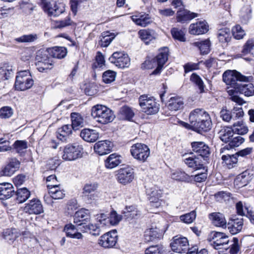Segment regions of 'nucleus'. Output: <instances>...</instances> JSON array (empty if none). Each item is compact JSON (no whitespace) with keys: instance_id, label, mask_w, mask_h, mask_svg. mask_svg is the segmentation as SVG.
Listing matches in <instances>:
<instances>
[{"instance_id":"nucleus-1","label":"nucleus","mask_w":254,"mask_h":254,"mask_svg":"<svg viewBox=\"0 0 254 254\" xmlns=\"http://www.w3.org/2000/svg\"><path fill=\"white\" fill-rule=\"evenodd\" d=\"M189 121L192 129L199 133L207 132L211 128L210 117L203 109L197 108L192 111L189 115Z\"/></svg>"},{"instance_id":"nucleus-2","label":"nucleus","mask_w":254,"mask_h":254,"mask_svg":"<svg viewBox=\"0 0 254 254\" xmlns=\"http://www.w3.org/2000/svg\"><path fill=\"white\" fill-rule=\"evenodd\" d=\"M229 95L231 96L230 99L238 105H242L245 103V101L235 93H240L247 97L254 95V85L251 83H240L236 85L235 90H229L228 91Z\"/></svg>"},{"instance_id":"nucleus-3","label":"nucleus","mask_w":254,"mask_h":254,"mask_svg":"<svg viewBox=\"0 0 254 254\" xmlns=\"http://www.w3.org/2000/svg\"><path fill=\"white\" fill-rule=\"evenodd\" d=\"M208 241L216 250H227L229 248L228 236L224 233L212 232L208 236Z\"/></svg>"},{"instance_id":"nucleus-4","label":"nucleus","mask_w":254,"mask_h":254,"mask_svg":"<svg viewBox=\"0 0 254 254\" xmlns=\"http://www.w3.org/2000/svg\"><path fill=\"white\" fill-rule=\"evenodd\" d=\"M253 77L246 76L242 75L240 72L236 70H227L223 74V80L227 85L232 86L234 90L236 85L239 84L237 81H249L251 80Z\"/></svg>"},{"instance_id":"nucleus-5","label":"nucleus","mask_w":254,"mask_h":254,"mask_svg":"<svg viewBox=\"0 0 254 254\" xmlns=\"http://www.w3.org/2000/svg\"><path fill=\"white\" fill-rule=\"evenodd\" d=\"M139 101L142 111L147 115H154L159 111V105L153 97L142 95L139 97Z\"/></svg>"},{"instance_id":"nucleus-6","label":"nucleus","mask_w":254,"mask_h":254,"mask_svg":"<svg viewBox=\"0 0 254 254\" xmlns=\"http://www.w3.org/2000/svg\"><path fill=\"white\" fill-rule=\"evenodd\" d=\"M34 81L28 70L19 71L16 77L15 88L17 90L24 91L30 88Z\"/></svg>"},{"instance_id":"nucleus-7","label":"nucleus","mask_w":254,"mask_h":254,"mask_svg":"<svg viewBox=\"0 0 254 254\" xmlns=\"http://www.w3.org/2000/svg\"><path fill=\"white\" fill-rule=\"evenodd\" d=\"M83 148L77 144H67L63 149L62 158L65 161H74L82 156Z\"/></svg>"},{"instance_id":"nucleus-8","label":"nucleus","mask_w":254,"mask_h":254,"mask_svg":"<svg viewBox=\"0 0 254 254\" xmlns=\"http://www.w3.org/2000/svg\"><path fill=\"white\" fill-rule=\"evenodd\" d=\"M130 152L132 157L141 162H144L150 155V149L148 146L137 143L131 146Z\"/></svg>"},{"instance_id":"nucleus-9","label":"nucleus","mask_w":254,"mask_h":254,"mask_svg":"<svg viewBox=\"0 0 254 254\" xmlns=\"http://www.w3.org/2000/svg\"><path fill=\"white\" fill-rule=\"evenodd\" d=\"M134 177V169L129 166L120 168L117 171L116 175L117 181L123 185H127L131 183Z\"/></svg>"},{"instance_id":"nucleus-10","label":"nucleus","mask_w":254,"mask_h":254,"mask_svg":"<svg viewBox=\"0 0 254 254\" xmlns=\"http://www.w3.org/2000/svg\"><path fill=\"white\" fill-rule=\"evenodd\" d=\"M118 236L116 230H113L102 235L98 240V244L104 249L114 248L118 241Z\"/></svg>"},{"instance_id":"nucleus-11","label":"nucleus","mask_w":254,"mask_h":254,"mask_svg":"<svg viewBox=\"0 0 254 254\" xmlns=\"http://www.w3.org/2000/svg\"><path fill=\"white\" fill-rule=\"evenodd\" d=\"M115 116L112 111L105 106L96 105V122L106 124L111 122Z\"/></svg>"},{"instance_id":"nucleus-12","label":"nucleus","mask_w":254,"mask_h":254,"mask_svg":"<svg viewBox=\"0 0 254 254\" xmlns=\"http://www.w3.org/2000/svg\"><path fill=\"white\" fill-rule=\"evenodd\" d=\"M46 51H39L36 56L38 61L36 64L37 69L40 72H43L46 70L50 69L53 67V61L48 56Z\"/></svg>"},{"instance_id":"nucleus-13","label":"nucleus","mask_w":254,"mask_h":254,"mask_svg":"<svg viewBox=\"0 0 254 254\" xmlns=\"http://www.w3.org/2000/svg\"><path fill=\"white\" fill-rule=\"evenodd\" d=\"M44 11L50 17H57L64 11V5L63 3L44 2L43 3Z\"/></svg>"},{"instance_id":"nucleus-14","label":"nucleus","mask_w":254,"mask_h":254,"mask_svg":"<svg viewBox=\"0 0 254 254\" xmlns=\"http://www.w3.org/2000/svg\"><path fill=\"white\" fill-rule=\"evenodd\" d=\"M108 218L107 215L104 213L96 215V229L97 225L100 224L104 226L106 225L109 221L112 225H117L121 221L122 216L118 214L116 211H112L110 213L109 220L107 219Z\"/></svg>"},{"instance_id":"nucleus-15","label":"nucleus","mask_w":254,"mask_h":254,"mask_svg":"<svg viewBox=\"0 0 254 254\" xmlns=\"http://www.w3.org/2000/svg\"><path fill=\"white\" fill-rule=\"evenodd\" d=\"M109 60L119 68L128 67L130 65V59L127 54L124 52L114 53Z\"/></svg>"},{"instance_id":"nucleus-16","label":"nucleus","mask_w":254,"mask_h":254,"mask_svg":"<svg viewBox=\"0 0 254 254\" xmlns=\"http://www.w3.org/2000/svg\"><path fill=\"white\" fill-rule=\"evenodd\" d=\"M170 246L172 251L177 253H186L189 250V242L186 237H174Z\"/></svg>"},{"instance_id":"nucleus-17","label":"nucleus","mask_w":254,"mask_h":254,"mask_svg":"<svg viewBox=\"0 0 254 254\" xmlns=\"http://www.w3.org/2000/svg\"><path fill=\"white\" fill-rule=\"evenodd\" d=\"M169 52V49L167 47H163L159 50L158 54L153 60V62L157 63V67L152 72V74L156 75L160 73L162 67L168 61Z\"/></svg>"},{"instance_id":"nucleus-18","label":"nucleus","mask_w":254,"mask_h":254,"mask_svg":"<svg viewBox=\"0 0 254 254\" xmlns=\"http://www.w3.org/2000/svg\"><path fill=\"white\" fill-rule=\"evenodd\" d=\"M227 150H228L226 149V148L222 150L221 152L224 153V154L221 156L222 164L229 169L237 167L238 165V155L236 154V153H226Z\"/></svg>"},{"instance_id":"nucleus-19","label":"nucleus","mask_w":254,"mask_h":254,"mask_svg":"<svg viewBox=\"0 0 254 254\" xmlns=\"http://www.w3.org/2000/svg\"><path fill=\"white\" fill-rule=\"evenodd\" d=\"M208 30L209 26L205 20L192 23L189 27V33L193 35L203 34L206 33Z\"/></svg>"},{"instance_id":"nucleus-20","label":"nucleus","mask_w":254,"mask_h":254,"mask_svg":"<svg viewBox=\"0 0 254 254\" xmlns=\"http://www.w3.org/2000/svg\"><path fill=\"white\" fill-rule=\"evenodd\" d=\"M193 152L198 156L203 158L207 157L210 154V149L208 146L202 141H195L191 143Z\"/></svg>"},{"instance_id":"nucleus-21","label":"nucleus","mask_w":254,"mask_h":254,"mask_svg":"<svg viewBox=\"0 0 254 254\" xmlns=\"http://www.w3.org/2000/svg\"><path fill=\"white\" fill-rule=\"evenodd\" d=\"M218 134L220 140L226 143H230L232 140H234L236 138H243L241 136L234 137V130L232 127H222L219 131Z\"/></svg>"},{"instance_id":"nucleus-22","label":"nucleus","mask_w":254,"mask_h":254,"mask_svg":"<svg viewBox=\"0 0 254 254\" xmlns=\"http://www.w3.org/2000/svg\"><path fill=\"white\" fill-rule=\"evenodd\" d=\"M24 211L29 214H38L43 212L41 201L38 199H32L24 207Z\"/></svg>"},{"instance_id":"nucleus-23","label":"nucleus","mask_w":254,"mask_h":254,"mask_svg":"<svg viewBox=\"0 0 254 254\" xmlns=\"http://www.w3.org/2000/svg\"><path fill=\"white\" fill-rule=\"evenodd\" d=\"M243 225V218H232L228 223V229L232 235H235L241 231Z\"/></svg>"},{"instance_id":"nucleus-24","label":"nucleus","mask_w":254,"mask_h":254,"mask_svg":"<svg viewBox=\"0 0 254 254\" xmlns=\"http://www.w3.org/2000/svg\"><path fill=\"white\" fill-rule=\"evenodd\" d=\"M122 162V156L116 153L110 154L104 161L105 167L112 169L119 166Z\"/></svg>"},{"instance_id":"nucleus-25","label":"nucleus","mask_w":254,"mask_h":254,"mask_svg":"<svg viewBox=\"0 0 254 254\" xmlns=\"http://www.w3.org/2000/svg\"><path fill=\"white\" fill-rule=\"evenodd\" d=\"M113 148V143L108 140L99 141L96 143V153L99 155L110 153Z\"/></svg>"},{"instance_id":"nucleus-26","label":"nucleus","mask_w":254,"mask_h":254,"mask_svg":"<svg viewBox=\"0 0 254 254\" xmlns=\"http://www.w3.org/2000/svg\"><path fill=\"white\" fill-rule=\"evenodd\" d=\"M49 193L53 199H62L64 196V191L59 184H47Z\"/></svg>"},{"instance_id":"nucleus-27","label":"nucleus","mask_w":254,"mask_h":254,"mask_svg":"<svg viewBox=\"0 0 254 254\" xmlns=\"http://www.w3.org/2000/svg\"><path fill=\"white\" fill-rule=\"evenodd\" d=\"M14 193L12 184L7 183L0 184V199H5L11 197Z\"/></svg>"},{"instance_id":"nucleus-28","label":"nucleus","mask_w":254,"mask_h":254,"mask_svg":"<svg viewBox=\"0 0 254 254\" xmlns=\"http://www.w3.org/2000/svg\"><path fill=\"white\" fill-rule=\"evenodd\" d=\"M198 16V13L191 12L189 10L184 9L183 10H180L177 12L176 18L177 22L184 23L186 21H190Z\"/></svg>"},{"instance_id":"nucleus-29","label":"nucleus","mask_w":254,"mask_h":254,"mask_svg":"<svg viewBox=\"0 0 254 254\" xmlns=\"http://www.w3.org/2000/svg\"><path fill=\"white\" fill-rule=\"evenodd\" d=\"M73 128L70 125H65L58 129L57 136L60 140L65 141L71 134Z\"/></svg>"},{"instance_id":"nucleus-30","label":"nucleus","mask_w":254,"mask_h":254,"mask_svg":"<svg viewBox=\"0 0 254 254\" xmlns=\"http://www.w3.org/2000/svg\"><path fill=\"white\" fill-rule=\"evenodd\" d=\"M184 101L183 99L178 96L171 97L168 103V108L171 111H178L184 107Z\"/></svg>"},{"instance_id":"nucleus-31","label":"nucleus","mask_w":254,"mask_h":254,"mask_svg":"<svg viewBox=\"0 0 254 254\" xmlns=\"http://www.w3.org/2000/svg\"><path fill=\"white\" fill-rule=\"evenodd\" d=\"M160 230L157 228H151L146 230L144 234V239L147 242L155 241L162 237Z\"/></svg>"},{"instance_id":"nucleus-32","label":"nucleus","mask_w":254,"mask_h":254,"mask_svg":"<svg viewBox=\"0 0 254 254\" xmlns=\"http://www.w3.org/2000/svg\"><path fill=\"white\" fill-rule=\"evenodd\" d=\"M46 51L51 57L57 59L64 58L67 54V49L64 47H54Z\"/></svg>"},{"instance_id":"nucleus-33","label":"nucleus","mask_w":254,"mask_h":254,"mask_svg":"<svg viewBox=\"0 0 254 254\" xmlns=\"http://www.w3.org/2000/svg\"><path fill=\"white\" fill-rule=\"evenodd\" d=\"M209 218L211 219L213 224L216 226L221 227L226 226V220L224 215L221 213H211L209 214Z\"/></svg>"},{"instance_id":"nucleus-34","label":"nucleus","mask_w":254,"mask_h":254,"mask_svg":"<svg viewBox=\"0 0 254 254\" xmlns=\"http://www.w3.org/2000/svg\"><path fill=\"white\" fill-rule=\"evenodd\" d=\"M138 35L146 44H148L150 42L154 40L156 36L155 31L151 29L141 30L138 32Z\"/></svg>"},{"instance_id":"nucleus-35","label":"nucleus","mask_w":254,"mask_h":254,"mask_svg":"<svg viewBox=\"0 0 254 254\" xmlns=\"http://www.w3.org/2000/svg\"><path fill=\"white\" fill-rule=\"evenodd\" d=\"M131 18L136 24L143 27L146 26L152 22L150 17L147 14L133 15Z\"/></svg>"},{"instance_id":"nucleus-36","label":"nucleus","mask_w":254,"mask_h":254,"mask_svg":"<svg viewBox=\"0 0 254 254\" xmlns=\"http://www.w3.org/2000/svg\"><path fill=\"white\" fill-rule=\"evenodd\" d=\"M78 230V228H77L76 226L72 224L66 225L64 228V230L67 237L74 239H81L83 238V235L81 233L76 231Z\"/></svg>"},{"instance_id":"nucleus-37","label":"nucleus","mask_w":254,"mask_h":254,"mask_svg":"<svg viewBox=\"0 0 254 254\" xmlns=\"http://www.w3.org/2000/svg\"><path fill=\"white\" fill-rule=\"evenodd\" d=\"M185 163L190 168H193L195 170H199L202 168L204 169V167L202 162L198 157H189L184 160Z\"/></svg>"},{"instance_id":"nucleus-38","label":"nucleus","mask_w":254,"mask_h":254,"mask_svg":"<svg viewBox=\"0 0 254 254\" xmlns=\"http://www.w3.org/2000/svg\"><path fill=\"white\" fill-rule=\"evenodd\" d=\"M72 125L71 127L74 130H77L84 125V120L80 114L72 113L70 115Z\"/></svg>"},{"instance_id":"nucleus-39","label":"nucleus","mask_w":254,"mask_h":254,"mask_svg":"<svg viewBox=\"0 0 254 254\" xmlns=\"http://www.w3.org/2000/svg\"><path fill=\"white\" fill-rule=\"evenodd\" d=\"M12 72V66L8 63L0 64V79L3 80L8 79Z\"/></svg>"},{"instance_id":"nucleus-40","label":"nucleus","mask_w":254,"mask_h":254,"mask_svg":"<svg viewBox=\"0 0 254 254\" xmlns=\"http://www.w3.org/2000/svg\"><path fill=\"white\" fill-rule=\"evenodd\" d=\"M149 196L150 201H153L154 200H158L162 197L163 192L157 186H153L149 188L147 191Z\"/></svg>"},{"instance_id":"nucleus-41","label":"nucleus","mask_w":254,"mask_h":254,"mask_svg":"<svg viewBox=\"0 0 254 254\" xmlns=\"http://www.w3.org/2000/svg\"><path fill=\"white\" fill-rule=\"evenodd\" d=\"M89 217V212L88 210L81 209L76 211L74 215V224H76L77 227L78 225L81 223L84 220H87Z\"/></svg>"},{"instance_id":"nucleus-42","label":"nucleus","mask_w":254,"mask_h":254,"mask_svg":"<svg viewBox=\"0 0 254 254\" xmlns=\"http://www.w3.org/2000/svg\"><path fill=\"white\" fill-rule=\"evenodd\" d=\"M217 35L219 41L222 43H227L231 40L230 31L227 28L219 30Z\"/></svg>"},{"instance_id":"nucleus-43","label":"nucleus","mask_w":254,"mask_h":254,"mask_svg":"<svg viewBox=\"0 0 254 254\" xmlns=\"http://www.w3.org/2000/svg\"><path fill=\"white\" fill-rule=\"evenodd\" d=\"M172 179L179 181L190 182L192 181V177L181 170H176L171 175Z\"/></svg>"},{"instance_id":"nucleus-44","label":"nucleus","mask_w":254,"mask_h":254,"mask_svg":"<svg viewBox=\"0 0 254 254\" xmlns=\"http://www.w3.org/2000/svg\"><path fill=\"white\" fill-rule=\"evenodd\" d=\"M192 44L198 48L201 54H207L210 51V42L208 39L197 41Z\"/></svg>"},{"instance_id":"nucleus-45","label":"nucleus","mask_w":254,"mask_h":254,"mask_svg":"<svg viewBox=\"0 0 254 254\" xmlns=\"http://www.w3.org/2000/svg\"><path fill=\"white\" fill-rule=\"evenodd\" d=\"M84 197L88 200H94L95 194V186L94 184H86L83 188Z\"/></svg>"},{"instance_id":"nucleus-46","label":"nucleus","mask_w":254,"mask_h":254,"mask_svg":"<svg viewBox=\"0 0 254 254\" xmlns=\"http://www.w3.org/2000/svg\"><path fill=\"white\" fill-rule=\"evenodd\" d=\"M113 33H109V32H104L100 37L99 45L102 47H107L115 37Z\"/></svg>"},{"instance_id":"nucleus-47","label":"nucleus","mask_w":254,"mask_h":254,"mask_svg":"<svg viewBox=\"0 0 254 254\" xmlns=\"http://www.w3.org/2000/svg\"><path fill=\"white\" fill-rule=\"evenodd\" d=\"M234 132L238 134L244 135L249 131L248 127L243 121H238L233 125Z\"/></svg>"},{"instance_id":"nucleus-48","label":"nucleus","mask_w":254,"mask_h":254,"mask_svg":"<svg viewBox=\"0 0 254 254\" xmlns=\"http://www.w3.org/2000/svg\"><path fill=\"white\" fill-rule=\"evenodd\" d=\"M245 141V139L244 138H236L234 139V140H232L230 143H229L228 144L225 145L224 147H222L220 150V153L222 156L223 154H224V153L221 152L222 150L223 149L226 148L228 150L226 151V153L230 154V151L232 148H234L236 147H238L242 144Z\"/></svg>"},{"instance_id":"nucleus-49","label":"nucleus","mask_w":254,"mask_h":254,"mask_svg":"<svg viewBox=\"0 0 254 254\" xmlns=\"http://www.w3.org/2000/svg\"><path fill=\"white\" fill-rule=\"evenodd\" d=\"M119 115L122 120L131 121L134 116V113L130 108L125 106L120 109Z\"/></svg>"},{"instance_id":"nucleus-50","label":"nucleus","mask_w":254,"mask_h":254,"mask_svg":"<svg viewBox=\"0 0 254 254\" xmlns=\"http://www.w3.org/2000/svg\"><path fill=\"white\" fill-rule=\"evenodd\" d=\"M138 213V211L134 206H127L123 211L124 216L128 220L135 218Z\"/></svg>"},{"instance_id":"nucleus-51","label":"nucleus","mask_w":254,"mask_h":254,"mask_svg":"<svg viewBox=\"0 0 254 254\" xmlns=\"http://www.w3.org/2000/svg\"><path fill=\"white\" fill-rule=\"evenodd\" d=\"M80 136L86 141L94 142L95 141V132L93 129L85 128L80 133Z\"/></svg>"},{"instance_id":"nucleus-52","label":"nucleus","mask_w":254,"mask_h":254,"mask_svg":"<svg viewBox=\"0 0 254 254\" xmlns=\"http://www.w3.org/2000/svg\"><path fill=\"white\" fill-rule=\"evenodd\" d=\"M250 179L249 174L247 171L243 172L239 175L234 181V183L239 187L245 186L248 183Z\"/></svg>"},{"instance_id":"nucleus-53","label":"nucleus","mask_w":254,"mask_h":254,"mask_svg":"<svg viewBox=\"0 0 254 254\" xmlns=\"http://www.w3.org/2000/svg\"><path fill=\"white\" fill-rule=\"evenodd\" d=\"M16 200L18 203L25 201L30 196V191L26 188L18 189L16 191Z\"/></svg>"},{"instance_id":"nucleus-54","label":"nucleus","mask_w":254,"mask_h":254,"mask_svg":"<svg viewBox=\"0 0 254 254\" xmlns=\"http://www.w3.org/2000/svg\"><path fill=\"white\" fill-rule=\"evenodd\" d=\"M190 80L198 87L200 93L204 92L205 86L198 75L195 73H192L190 77Z\"/></svg>"},{"instance_id":"nucleus-55","label":"nucleus","mask_w":254,"mask_h":254,"mask_svg":"<svg viewBox=\"0 0 254 254\" xmlns=\"http://www.w3.org/2000/svg\"><path fill=\"white\" fill-rule=\"evenodd\" d=\"M78 229L83 233H88L93 236L95 235V225L93 224H85L80 223L78 225Z\"/></svg>"},{"instance_id":"nucleus-56","label":"nucleus","mask_w":254,"mask_h":254,"mask_svg":"<svg viewBox=\"0 0 254 254\" xmlns=\"http://www.w3.org/2000/svg\"><path fill=\"white\" fill-rule=\"evenodd\" d=\"M171 34L174 39L181 42L186 41L185 34L184 31L177 28H173L171 30Z\"/></svg>"},{"instance_id":"nucleus-57","label":"nucleus","mask_w":254,"mask_h":254,"mask_svg":"<svg viewBox=\"0 0 254 254\" xmlns=\"http://www.w3.org/2000/svg\"><path fill=\"white\" fill-rule=\"evenodd\" d=\"M38 39V36L36 34H31L28 35H23L15 40L18 43L33 42Z\"/></svg>"},{"instance_id":"nucleus-58","label":"nucleus","mask_w":254,"mask_h":254,"mask_svg":"<svg viewBox=\"0 0 254 254\" xmlns=\"http://www.w3.org/2000/svg\"><path fill=\"white\" fill-rule=\"evenodd\" d=\"M232 33L234 38L237 40L243 39L246 35L245 30L240 25H236L234 26L232 29Z\"/></svg>"},{"instance_id":"nucleus-59","label":"nucleus","mask_w":254,"mask_h":254,"mask_svg":"<svg viewBox=\"0 0 254 254\" xmlns=\"http://www.w3.org/2000/svg\"><path fill=\"white\" fill-rule=\"evenodd\" d=\"M116 72L112 70H107L102 75L103 81L106 83H110L115 80Z\"/></svg>"},{"instance_id":"nucleus-60","label":"nucleus","mask_w":254,"mask_h":254,"mask_svg":"<svg viewBox=\"0 0 254 254\" xmlns=\"http://www.w3.org/2000/svg\"><path fill=\"white\" fill-rule=\"evenodd\" d=\"M196 215L195 211L193 210L190 213L181 215L180 216V219L184 223L190 224L195 220Z\"/></svg>"},{"instance_id":"nucleus-61","label":"nucleus","mask_w":254,"mask_h":254,"mask_svg":"<svg viewBox=\"0 0 254 254\" xmlns=\"http://www.w3.org/2000/svg\"><path fill=\"white\" fill-rule=\"evenodd\" d=\"M13 114L12 109L9 106L3 107L0 109V117L2 119L9 118Z\"/></svg>"},{"instance_id":"nucleus-62","label":"nucleus","mask_w":254,"mask_h":254,"mask_svg":"<svg viewBox=\"0 0 254 254\" xmlns=\"http://www.w3.org/2000/svg\"><path fill=\"white\" fill-rule=\"evenodd\" d=\"M162 246L156 245L151 246L145 251V254H161L162 252Z\"/></svg>"},{"instance_id":"nucleus-63","label":"nucleus","mask_w":254,"mask_h":254,"mask_svg":"<svg viewBox=\"0 0 254 254\" xmlns=\"http://www.w3.org/2000/svg\"><path fill=\"white\" fill-rule=\"evenodd\" d=\"M233 244L229 246L230 254H237L240 249V246L239 244V240L236 237H234L232 240Z\"/></svg>"},{"instance_id":"nucleus-64","label":"nucleus","mask_w":254,"mask_h":254,"mask_svg":"<svg viewBox=\"0 0 254 254\" xmlns=\"http://www.w3.org/2000/svg\"><path fill=\"white\" fill-rule=\"evenodd\" d=\"M14 148L18 153H22L27 148V142L23 140H17L14 143Z\"/></svg>"}]
</instances>
